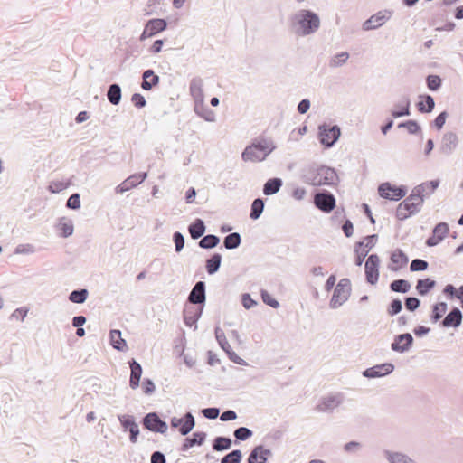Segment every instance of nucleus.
I'll use <instances>...</instances> for the list:
<instances>
[{
	"mask_svg": "<svg viewBox=\"0 0 463 463\" xmlns=\"http://www.w3.org/2000/svg\"><path fill=\"white\" fill-rule=\"evenodd\" d=\"M299 177L303 183L312 186H335L339 181L335 168L316 162L303 165Z\"/></svg>",
	"mask_w": 463,
	"mask_h": 463,
	"instance_id": "obj_1",
	"label": "nucleus"
},
{
	"mask_svg": "<svg viewBox=\"0 0 463 463\" xmlns=\"http://www.w3.org/2000/svg\"><path fill=\"white\" fill-rule=\"evenodd\" d=\"M274 141L265 136H259L251 140V142L244 148L241 153V159L244 162H262L275 149Z\"/></svg>",
	"mask_w": 463,
	"mask_h": 463,
	"instance_id": "obj_2",
	"label": "nucleus"
},
{
	"mask_svg": "<svg viewBox=\"0 0 463 463\" xmlns=\"http://www.w3.org/2000/svg\"><path fill=\"white\" fill-rule=\"evenodd\" d=\"M294 33L298 36H307L316 33L320 26L317 14L308 9H301L290 18Z\"/></svg>",
	"mask_w": 463,
	"mask_h": 463,
	"instance_id": "obj_3",
	"label": "nucleus"
},
{
	"mask_svg": "<svg viewBox=\"0 0 463 463\" xmlns=\"http://www.w3.org/2000/svg\"><path fill=\"white\" fill-rule=\"evenodd\" d=\"M341 137V128L338 125L323 123L318 126L317 138L324 148L333 147Z\"/></svg>",
	"mask_w": 463,
	"mask_h": 463,
	"instance_id": "obj_4",
	"label": "nucleus"
},
{
	"mask_svg": "<svg viewBox=\"0 0 463 463\" xmlns=\"http://www.w3.org/2000/svg\"><path fill=\"white\" fill-rule=\"evenodd\" d=\"M351 294V281L349 279H341L336 284L329 306L331 308H338L348 300Z\"/></svg>",
	"mask_w": 463,
	"mask_h": 463,
	"instance_id": "obj_5",
	"label": "nucleus"
},
{
	"mask_svg": "<svg viewBox=\"0 0 463 463\" xmlns=\"http://www.w3.org/2000/svg\"><path fill=\"white\" fill-rule=\"evenodd\" d=\"M406 185H395L390 182L382 183L378 186V194L380 197L390 201H400L407 194Z\"/></svg>",
	"mask_w": 463,
	"mask_h": 463,
	"instance_id": "obj_6",
	"label": "nucleus"
},
{
	"mask_svg": "<svg viewBox=\"0 0 463 463\" xmlns=\"http://www.w3.org/2000/svg\"><path fill=\"white\" fill-rule=\"evenodd\" d=\"M313 203L318 210L325 213H331L336 205L335 195L326 189L317 190L314 193Z\"/></svg>",
	"mask_w": 463,
	"mask_h": 463,
	"instance_id": "obj_7",
	"label": "nucleus"
},
{
	"mask_svg": "<svg viewBox=\"0 0 463 463\" xmlns=\"http://www.w3.org/2000/svg\"><path fill=\"white\" fill-rule=\"evenodd\" d=\"M345 401V396L341 392L331 393L321 398L317 410L322 412H332L339 407Z\"/></svg>",
	"mask_w": 463,
	"mask_h": 463,
	"instance_id": "obj_8",
	"label": "nucleus"
},
{
	"mask_svg": "<svg viewBox=\"0 0 463 463\" xmlns=\"http://www.w3.org/2000/svg\"><path fill=\"white\" fill-rule=\"evenodd\" d=\"M187 301L191 306L204 308L206 302V285L204 281H197L190 291Z\"/></svg>",
	"mask_w": 463,
	"mask_h": 463,
	"instance_id": "obj_9",
	"label": "nucleus"
},
{
	"mask_svg": "<svg viewBox=\"0 0 463 463\" xmlns=\"http://www.w3.org/2000/svg\"><path fill=\"white\" fill-rule=\"evenodd\" d=\"M380 259L377 254L369 255L365 261V279L370 285H375L379 279Z\"/></svg>",
	"mask_w": 463,
	"mask_h": 463,
	"instance_id": "obj_10",
	"label": "nucleus"
},
{
	"mask_svg": "<svg viewBox=\"0 0 463 463\" xmlns=\"http://www.w3.org/2000/svg\"><path fill=\"white\" fill-rule=\"evenodd\" d=\"M142 423L148 430L161 434L166 433L168 429L166 422L161 420L156 412L147 413L143 418Z\"/></svg>",
	"mask_w": 463,
	"mask_h": 463,
	"instance_id": "obj_11",
	"label": "nucleus"
},
{
	"mask_svg": "<svg viewBox=\"0 0 463 463\" xmlns=\"http://www.w3.org/2000/svg\"><path fill=\"white\" fill-rule=\"evenodd\" d=\"M421 208L419 203L411 202L407 197L401 202L396 208V218L400 221H404L409 217L420 213Z\"/></svg>",
	"mask_w": 463,
	"mask_h": 463,
	"instance_id": "obj_12",
	"label": "nucleus"
},
{
	"mask_svg": "<svg viewBox=\"0 0 463 463\" xmlns=\"http://www.w3.org/2000/svg\"><path fill=\"white\" fill-rule=\"evenodd\" d=\"M449 232V227L447 222H440L437 223L432 229V234L425 241L426 246H437L447 237Z\"/></svg>",
	"mask_w": 463,
	"mask_h": 463,
	"instance_id": "obj_13",
	"label": "nucleus"
},
{
	"mask_svg": "<svg viewBox=\"0 0 463 463\" xmlns=\"http://www.w3.org/2000/svg\"><path fill=\"white\" fill-rule=\"evenodd\" d=\"M392 11L390 10L379 11L364 22L363 30L370 31L379 28L392 17Z\"/></svg>",
	"mask_w": 463,
	"mask_h": 463,
	"instance_id": "obj_14",
	"label": "nucleus"
},
{
	"mask_svg": "<svg viewBox=\"0 0 463 463\" xmlns=\"http://www.w3.org/2000/svg\"><path fill=\"white\" fill-rule=\"evenodd\" d=\"M171 427L179 428L181 435H187L195 426V420L191 412H186L183 418L173 417L171 419Z\"/></svg>",
	"mask_w": 463,
	"mask_h": 463,
	"instance_id": "obj_15",
	"label": "nucleus"
},
{
	"mask_svg": "<svg viewBox=\"0 0 463 463\" xmlns=\"http://www.w3.org/2000/svg\"><path fill=\"white\" fill-rule=\"evenodd\" d=\"M147 177L146 172H140L134 175H131L127 179H125L120 184H118L115 191L117 194H123L125 192L129 191L132 188L137 187L138 184H142Z\"/></svg>",
	"mask_w": 463,
	"mask_h": 463,
	"instance_id": "obj_16",
	"label": "nucleus"
},
{
	"mask_svg": "<svg viewBox=\"0 0 463 463\" xmlns=\"http://www.w3.org/2000/svg\"><path fill=\"white\" fill-rule=\"evenodd\" d=\"M458 145V135L454 132H446L441 139L439 146L440 153L445 156H450Z\"/></svg>",
	"mask_w": 463,
	"mask_h": 463,
	"instance_id": "obj_17",
	"label": "nucleus"
},
{
	"mask_svg": "<svg viewBox=\"0 0 463 463\" xmlns=\"http://www.w3.org/2000/svg\"><path fill=\"white\" fill-rule=\"evenodd\" d=\"M393 370L392 364L384 363L367 368L363 372V375L366 378H378L390 374Z\"/></svg>",
	"mask_w": 463,
	"mask_h": 463,
	"instance_id": "obj_18",
	"label": "nucleus"
},
{
	"mask_svg": "<svg viewBox=\"0 0 463 463\" xmlns=\"http://www.w3.org/2000/svg\"><path fill=\"white\" fill-rule=\"evenodd\" d=\"M391 115L394 118L411 115V99L409 96L403 95L393 105V109L391 110Z\"/></svg>",
	"mask_w": 463,
	"mask_h": 463,
	"instance_id": "obj_19",
	"label": "nucleus"
},
{
	"mask_svg": "<svg viewBox=\"0 0 463 463\" xmlns=\"http://www.w3.org/2000/svg\"><path fill=\"white\" fill-rule=\"evenodd\" d=\"M203 308L186 304L184 309V321L189 326L196 328V323L203 314Z\"/></svg>",
	"mask_w": 463,
	"mask_h": 463,
	"instance_id": "obj_20",
	"label": "nucleus"
},
{
	"mask_svg": "<svg viewBox=\"0 0 463 463\" xmlns=\"http://www.w3.org/2000/svg\"><path fill=\"white\" fill-rule=\"evenodd\" d=\"M271 455L270 449H265L262 445H258L250 451L248 463H266Z\"/></svg>",
	"mask_w": 463,
	"mask_h": 463,
	"instance_id": "obj_21",
	"label": "nucleus"
},
{
	"mask_svg": "<svg viewBox=\"0 0 463 463\" xmlns=\"http://www.w3.org/2000/svg\"><path fill=\"white\" fill-rule=\"evenodd\" d=\"M203 81L200 77H194L190 80L189 92L194 104L204 100Z\"/></svg>",
	"mask_w": 463,
	"mask_h": 463,
	"instance_id": "obj_22",
	"label": "nucleus"
},
{
	"mask_svg": "<svg viewBox=\"0 0 463 463\" xmlns=\"http://www.w3.org/2000/svg\"><path fill=\"white\" fill-rule=\"evenodd\" d=\"M462 312L458 307H452L451 310L445 316L440 322L443 327H458L462 322Z\"/></svg>",
	"mask_w": 463,
	"mask_h": 463,
	"instance_id": "obj_23",
	"label": "nucleus"
},
{
	"mask_svg": "<svg viewBox=\"0 0 463 463\" xmlns=\"http://www.w3.org/2000/svg\"><path fill=\"white\" fill-rule=\"evenodd\" d=\"M391 262L396 266H389L392 271H398L400 269L405 267L409 262V257L401 249L394 250L390 256Z\"/></svg>",
	"mask_w": 463,
	"mask_h": 463,
	"instance_id": "obj_24",
	"label": "nucleus"
},
{
	"mask_svg": "<svg viewBox=\"0 0 463 463\" xmlns=\"http://www.w3.org/2000/svg\"><path fill=\"white\" fill-rule=\"evenodd\" d=\"M159 82V76L156 75L152 69H147L143 71L141 88L144 90H151L153 88L156 87Z\"/></svg>",
	"mask_w": 463,
	"mask_h": 463,
	"instance_id": "obj_25",
	"label": "nucleus"
},
{
	"mask_svg": "<svg viewBox=\"0 0 463 463\" xmlns=\"http://www.w3.org/2000/svg\"><path fill=\"white\" fill-rule=\"evenodd\" d=\"M383 455L389 463H418L403 452L384 450Z\"/></svg>",
	"mask_w": 463,
	"mask_h": 463,
	"instance_id": "obj_26",
	"label": "nucleus"
},
{
	"mask_svg": "<svg viewBox=\"0 0 463 463\" xmlns=\"http://www.w3.org/2000/svg\"><path fill=\"white\" fill-rule=\"evenodd\" d=\"M129 366L131 370L129 386L135 390L139 386L142 375V367L140 364L134 359L129 362Z\"/></svg>",
	"mask_w": 463,
	"mask_h": 463,
	"instance_id": "obj_27",
	"label": "nucleus"
},
{
	"mask_svg": "<svg viewBox=\"0 0 463 463\" xmlns=\"http://www.w3.org/2000/svg\"><path fill=\"white\" fill-rule=\"evenodd\" d=\"M194 112L207 122L215 121V113L204 104V100L194 104Z\"/></svg>",
	"mask_w": 463,
	"mask_h": 463,
	"instance_id": "obj_28",
	"label": "nucleus"
},
{
	"mask_svg": "<svg viewBox=\"0 0 463 463\" xmlns=\"http://www.w3.org/2000/svg\"><path fill=\"white\" fill-rule=\"evenodd\" d=\"M205 230L206 226L204 224V222L200 218H196L188 226V232L193 240L202 238L205 232Z\"/></svg>",
	"mask_w": 463,
	"mask_h": 463,
	"instance_id": "obj_29",
	"label": "nucleus"
},
{
	"mask_svg": "<svg viewBox=\"0 0 463 463\" xmlns=\"http://www.w3.org/2000/svg\"><path fill=\"white\" fill-rule=\"evenodd\" d=\"M283 185V181L279 177H272L266 181L263 185V194L267 196L277 194Z\"/></svg>",
	"mask_w": 463,
	"mask_h": 463,
	"instance_id": "obj_30",
	"label": "nucleus"
},
{
	"mask_svg": "<svg viewBox=\"0 0 463 463\" xmlns=\"http://www.w3.org/2000/svg\"><path fill=\"white\" fill-rule=\"evenodd\" d=\"M222 256L221 253L214 252L205 260V269L209 275H213L220 269Z\"/></svg>",
	"mask_w": 463,
	"mask_h": 463,
	"instance_id": "obj_31",
	"label": "nucleus"
},
{
	"mask_svg": "<svg viewBox=\"0 0 463 463\" xmlns=\"http://www.w3.org/2000/svg\"><path fill=\"white\" fill-rule=\"evenodd\" d=\"M146 27L149 30L150 35H156L167 28V22L163 18H153L146 22Z\"/></svg>",
	"mask_w": 463,
	"mask_h": 463,
	"instance_id": "obj_32",
	"label": "nucleus"
},
{
	"mask_svg": "<svg viewBox=\"0 0 463 463\" xmlns=\"http://www.w3.org/2000/svg\"><path fill=\"white\" fill-rule=\"evenodd\" d=\"M206 439L205 432H194L192 437L186 438L182 445V450L187 451L194 445L201 446Z\"/></svg>",
	"mask_w": 463,
	"mask_h": 463,
	"instance_id": "obj_33",
	"label": "nucleus"
},
{
	"mask_svg": "<svg viewBox=\"0 0 463 463\" xmlns=\"http://www.w3.org/2000/svg\"><path fill=\"white\" fill-rule=\"evenodd\" d=\"M422 100H420L416 106L420 113H430L435 108V100L432 96L424 94L420 96Z\"/></svg>",
	"mask_w": 463,
	"mask_h": 463,
	"instance_id": "obj_34",
	"label": "nucleus"
},
{
	"mask_svg": "<svg viewBox=\"0 0 463 463\" xmlns=\"http://www.w3.org/2000/svg\"><path fill=\"white\" fill-rule=\"evenodd\" d=\"M57 229L60 232V236L62 238H68L72 235L74 231L73 222L71 220L62 217L59 220Z\"/></svg>",
	"mask_w": 463,
	"mask_h": 463,
	"instance_id": "obj_35",
	"label": "nucleus"
},
{
	"mask_svg": "<svg viewBox=\"0 0 463 463\" xmlns=\"http://www.w3.org/2000/svg\"><path fill=\"white\" fill-rule=\"evenodd\" d=\"M436 286V281L430 279H420L416 284V290L420 296H426Z\"/></svg>",
	"mask_w": 463,
	"mask_h": 463,
	"instance_id": "obj_36",
	"label": "nucleus"
},
{
	"mask_svg": "<svg viewBox=\"0 0 463 463\" xmlns=\"http://www.w3.org/2000/svg\"><path fill=\"white\" fill-rule=\"evenodd\" d=\"M122 97V91L121 87L118 83H112L109 86L108 91H107V98L108 100L112 105H118L121 101Z\"/></svg>",
	"mask_w": 463,
	"mask_h": 463,
	"instance_id": "obj_37",
	"label": "nucleus"
},
{
	"mask_svg": "<svg viewBox=\"0 0 463 463\" xmlns=\"http://www.w3.org/2000/svg\"><path fill=\"white\" fill-rule=\"evenodd\" d=\"M411 283L403 279H394L390 283V290L395 293L405 294L411 289Z\"/></svg>",
	"mask_w": 463,
	"mask_h": 463,
	"instance_id": "obj_38",
	"label": "nucleus"
},
{
	"mask_svg": "<svg viewBox=\"0 0 463 463\" xmlns=\"http://www.w3.org/2000/svg\"><path fill=\"white\" fill-rule=\"evenodd\" d=\"M412 343V335L410 333H403L395 336L391 347H411Z\"/></svg>",
	"mask_w": 463,
	"mask_h": 463,
	"instance_id": "obj_39",
	"label": "nucleus"
},
{
	"mask_svg": "<svg viewBox=\"0 0 463 463\" xmlns=\"http://www.w3.org/2000/svg\"><path fill=\"white\" fill-rule=\"evenodd\" d=\"M89 297V290L87 288H78L72 290L69 296L68 299L71 303L75 304H83Z\"/></svg>",
	"mask_w": 463,
	"mask_h": 463,
	"instance_id": "obj_40",
	"label": "nucleus"
},
{
	"mask_svg": "<svg viewBox=\"0 0 463 463\" xmlns=\"http://www.w3.org/2000/svg\"><path fill=\"white\" fill-rule=\"evenodd\" d=\"M220 243V238L214 234H208L203 236L198 242L201 249L211 250L215 248Z\"/></svg>",
	"mask_w": 463,
	"mask_h": 463,
	"instance_id": "obj_41",
	"label": "nucleus"
},
{
	"mask_svg": "<svg viewBox=\"0 0 463 463\" xmlns=\"http://www.w3.org/2000/svg\"><path fill=\"white\" fill-rule=\"evenodd\" d=\"M109 344L111 347H128L126 340L122 337L121 331L112 329L109 334Z\"/></svg>",
	"mask_w": 463,
	"mask_h": 463,
	"instance_id": "obj_42",
	"label": "nucleus"
},
{
	"mask_svg": "<svg viewBox=\"0 0 463 463\" xmlns=\"http://www.w3.org/2000/svg\"><path fill=\"white\" fill-rule=\"evenodd\" d=\"M232 440L228 437L218 436L213 441V449L214 451H224L232 448Z\"/></svg>",
	"mask_w": 463,
	"mask_h": 463,
	"instance_id": "obj_43",
	"label": "nucleus"
},
{
	"mask_svg": "<svg viewBox=\"0 0 463 463\" xmlns=\"http://www.w3.org/2000/svg\"><path fill=\"white\" fill-rule=\"evenodd\" d=\"M241 243V237L238 232L228 234L223 240V246L227 250H235Z\"/></svg>",
	"mask_w": 463,
	"mask_h": 463,
	"instance_id": "obj_44",
	"label": "nucleus"
},
{
	"mask_svg": "<svg viewBox=\"0 0 463 463\" xmlns=\"http://www.w3.org/2000/svg\"><path fill=\"white\" fill-rule=\"evenodd\" d=\"M265 202L262 198H256L253 200L250 206V217L252 220H257L263 213Z\"/></svg>",
	"mask_w": 463,
	"mask_h": 463,
	"instance_id": "obj_45",
	"label": "nucleus"
},
{
	"mask_svg": "<svg viewBox=\"0 0 463 463\" xmlns=\"http://www.w3.org/2000/svg\"><path fill=\"white\" fill-rule=\"evenodd\" d=\"M399 128H406L409 134L418 135L421 134V127L414 119H408L398 124Z\"/></svg>",
	"mask_w": 463,
	"mask_h": 463,
	"instance_id": "obj_46",
	"label": "nucleus"
},
{
	"mask_svg": "<svg viewBox=\"0 0 463 463\" xmlns=\"http://www.w3.org/2000/svg\"><path fill=\"white\" fill-rule=\"evenodd\" d=\"M364 247V241H357L354 245L355 260L354 263L356 266H361L364 261L365 257L368 255V250Z\"/></svg>",
	"mask_w": 463,
	"mask_h": 463,
	"instance_id": "obj_47",
	"label": "nucleus"
},
{
	"mask_svg": "<svg viewBox=\"0 0 463 463\" xmlns=\"http://www.w3.org/2000/svg\"><path fill=\"white\" fill-rule=\"evenodd\" d=\"M447 308H448V306H447L446 302H439V303L433 305L432 312H431V316H430L431 321L433 323L438 322L443 317V315L446 313Z\"/></svg>",
	"mask_w": 463,
	"mask_h": 463,
	"instance_id": "obj_48",
	"label": "nucleus"
},
{
	"mask_svg": "<svg viewBox=\"0 0 463 463\" xmlns=\"http://www.w3.org/2000/svg\"><path fill=\"white\" fill-rule=\"evenodd\" d=\"M411 202L419 203V206L422 208L425 194H423V186L417 185L412 190L411 194L407 197Z\"/></svg>",
	"mask_w": 463,
	"mask_h": 463,
	"instance_id": "obj_49",
	"label": "nucleus"
},
{
	"mask_svg": "<svg viewBox=\"0 0 463 463\" xmlns=\"http://www.w3.org/2000/svg\"><path fill=\"white\" fill-rule=\"evenodd\" d=\"M426 84L430 91H437L441 88L442 79L439 75L430 74L426 78Z\"/></svg>",
	"mask_w": 463,
	"mask_h": 463,
	"instance_id": "obj_50",
	"label": "nucleus"
},
{
	"mask_svg": "<svg viewBox=\"0 0 463 463\" xmlns=\"http://www.w3.org/2000/svg\"><path fill=\"white\" fill-rule=\"evenodd\" d=\"M348 58L349 53L347 52H338L331 58L329 66L334 68L343 66L347 61Z\"/></svg>",
	"mask_w": 463,
	"mask_h": 463,
	"instance_id": "obj_51",
	"label": "nucleus"
},
{
	"mask_svg": "<svg viewBox=\"0 0 463 463\" xmlns=\"http://www.w3.org/2000/svg\"><path fill=\"white\" fill-rule=\"evenodd\" d=\"M242 453L240 449H234L226 454L222 459L221 463H241Z\"/></svg>",
	"mask_w": 463,
	"mask_h": 463,
	"instance_id": "obj_52",
	"label": "nucleus"
},
{
	"mask_svg": "<svg viewBox=\"0 0 463 463\" xmlns=\"http://www.w3.org/2000/svg\"><path fill=\"white\" fill-rule=\"evenodd\" d=\"M260 297L262 299V302L269 306L273 308H278L279 307V302L274 298L266 289L260 290Z\"/></svg>",
	"mask_w": 463,
	"mask_h": 463,
	"instance_id": "obj_53",
	"label": "nucleus"
},
{
	"mask_svg": "<svg viewBox=\"0 0 463 463\" xmlns=\"http://www.w3.org/2000/svg\"><path fill=\"white\" fill-rule=\"evenodd\" d=\"M233 435L236 438V439L240 441H244L250 439L253 435V432L249 428L239 427L234 430Z\"/></svg>",
	"mask_w": 463,
	"mask_h": 463,
	"instance_id": "obj_54",
	"label": "nucleus"
},
{
	"mask_svg": "<svg viewBox=\"0 0 463 463\" xmlns=\"http://www.w3.org/2000/svg\"><path fill=\"white\" fill-rule=\"evenodd\" d=\"M429 268L428 261L422 260V259H414L411 262L410 265V270L411 272H417V271H424L427 270Z\"/></svg>",
	"mask_w": 463,
	"mask_h": 463,
	"instance_id": "obj_55",
	"label": "nucleus"
},
{
	"mask_svg": "<svg viewBox=\"0 0 463 463\" xmlns=\"http://www.w3.org/2000/svg\"><path fill=\"white\" fill-rule=\"evenodd\" d=\"M420 185L423 186V194H425V196H429L431 194H433L434 191L439 187V180L435 179V180H431V181H427V182L420 184Z\"/></svg>",
	"mask_w": 463,
	"mask_h": 463,
	"instance_id": "obj_56",
	"label": "nucleus"
},
{
	"mask_svg": "<svg viewBox=\"0 0 463 463\" xmlns=\"http://www.w3.org/2000/svg\"><path fill=\"white\" fill-rule=\"evenodd\" d=\"M118 419L125 430H129V429L137 424L131 415H118Z\"/></svg>",
	"mask_w": 463,
	"mask_h": 463,
	"instance_id": "obj_57",
	"label": "nucleus"
},
{
	"mask_svg": "<svg viewBox=\"0 0 463 463\" xmlns=\"http://www.w3.org/2000/svg\"><path fill=\"white\" fill-rule=\"evenodd\" d=\"M402 309V303L400 298H394L391 301L387 307V313L393 317L397 314H399Z\"/></svg>",
	"mask_w": 463,
	"mask_h": 463,
	"instance_id": "obj_58",
	"label": "nucleus"
},
{
	"mask_svg": "<svg viewBox=\"0 0 463 463\" xmlns=\"http://www.w3.org/2000/svg\"><path fill=\"white\" fill-rule=\"evenodd\" d=\"M66 207L71 210H79L80 208V195L79 193H74L68 198Z\"/></svg>",
	"mask_w": 463,
	"mask_h": 463,
	"instance_id": "obj_59",
	"label": "nucleus"
},
{
	"mask_svg": "<svg viewBox=\"0 0 463 463\" xmlns=\"http://www.w3.org/2000/svg\"><path fill=\"white\" fill-rule=\"evenodd\" d=\"M405 308L408 311L413 312L419 308L420 300L416 297H406L404 299Z\"/></svg>",
	"mask_w": 463,
	"mask_h": 463,
	"instance_id": "obj_60",
	"label": "nucleus"
},
{
	"mask_svg": "<svg viewBox=\"0 0 463 463\" xmlns=\"http://www.w3.org/2000/svg\"><path fill=\"white\" fill-rule=\"evenodd\" d=\"M173 241L175 243V251L180 252L184 247V236L180 232L173 233Z\"/></svg>",
	"mask_w": 463,
	"mask_h": 463,
	"instance_id": "obj_61",
	"label": "nucleus"
},
{
	"mask_svg": "<svg viewBox=\"0 0 463 463\" xmlns=\"http://www.w3.org/2000/svg\"><path fill=\"white\" fill-rule=\"evenodd\" d=\"M35 252V247L33 244H18L14 249V254H32Z\"/></svg>",
	"mask_w": 463,
	"mask_h": 463,
	"instance_id": "obj_62",
	"label": "nucleus"
},
{
	"mask_svg": "<svg viewBox=\"0 0 463 463\" xmlns=\"http://www.w3.org/2000/svg\"><path fill=\"white\" fill-rule=\"evenodd\" d=\"M215 338H216L220 347H231V345H229V343L226 339V335H225L223 330L221 329L220 327L215 328Z\"/></svg>",
	"mask_w": 463,
	"mask_h": 463,
	"instance_id": "obj_63",
	"label": "nucleus"
},
{
	"mask_svg": "<svg viewBox=\"0 0 463 463\" xmlns=\"http://www.w3.org/2000/svg\"><path fill=\"white\" fill-rule=\"evenodd\" d=\"M447 118H448L447 111L444 110V111L440 112L435 118V119L432 121L433 127L436 128L438 130H440L444 127Z\"/></svg>",
	"mask_w": 463,
	"mask_h": 463,
	"instance_id": "obj_64",
	"label": "nucleus"
}]
</instances>
